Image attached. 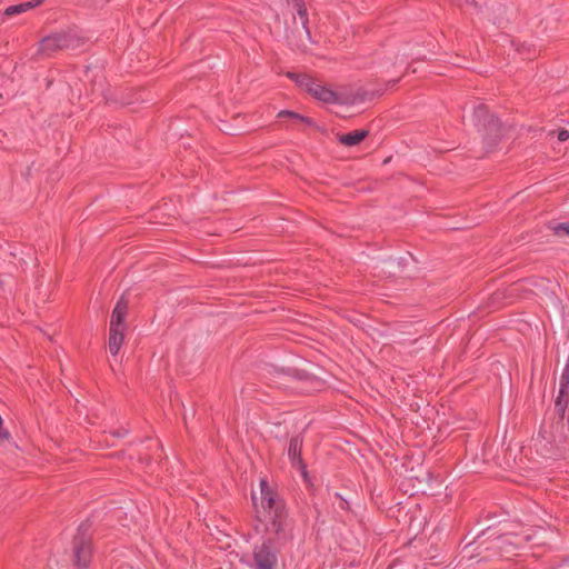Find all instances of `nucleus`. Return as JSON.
Listing matches in <instances>:
<instances>
[{
  "label": "nucleus",
  "mask_w": 569,
  "mask_h": 569,
  "mask_svg": "<svg viewBox=\"0 0 569 569\" xmlns=\"http://www.w3.org/2000/svg\"><path fill=\"white\" fill-rule=\"evenodd\" d=\"M277 117L278 118H289L296 122L305 123L309 127H317L316 122L311 118L302 116L295 111L281 110Z\"/></svg>",
  "instance_id": "17"
},
{
  "label": "nucleus",
  "mask_w": 569,
  "mask_h": 569,
  "mask_svg": "<svg viewBox=\"0 0 569 569\" xmlns=\"http://www.w3.org/2000/svg\"><path fill=\"white\" fill-rule=\"evenodd\" d=\"M387 263H393L395 260L393 259H389L388 261H386Z\"/></svg>",
  "instance_id": "24"
},
{
  "label": "nucleus",
  "mask_w": 569,
  "mask_h": 569,
  "mask_svg": "<svg viewBox=\"0 0 569 569\" xmlns=\"http://www.w3.org/2000/svg\"><path fill=\"white\" fill-rule=\"evenodd\" d=\"M466 3H467V4H471V6H473L475 8H478V3H477V1H476V0H466Z\"/></svg>",
  "instance_id": "22"
},
{
  "label": "nucleus",
  "mask_w": 569,
  "mask_h": 569,
  "mask_svg": "<svg viewBox=\"0 0 569 569\" xmlns=\"http://www.w3.org/2000/svg\"><path fill=\"white\" fill-rule=\"evenodd\" d=\"M472 121L478 131L482 133L486 148L492 150L505 133L500 120L489 112L486 104L480 103L473 108Z\"/></svg>",
  "instance_id": "3"
},
{
  "label": "nucleus",
  "mask_w": 569,
  "mask_h": 569,
  "mask_svg": "<svg viewBox=\"0 0 569 569\" xmlns=\"http://www.w3.org/2000/svg\"><path fill=\"white\" fill-rule=\"evenodd\" d=\"M297 16L293 18V24H295V32L297 33L299 40L303 42L306 39L307 41L311 40V33L309 30V19H308V12L302 2L297 3Z\"/></svg>",
  "instance_id": "8"
},
{
  "label": "nucleus",
  "mask_w": 569,
  "mask_h": 569,
  "mask_svg": "<svg viewBox=\"0 0 569 569\" xmlns=\"http://www.w3.org/2000/svg\"><path fill=\"white\" fill-rule=\"evenodd\" d=\"M369 136V130H355L348 133L336 134L338 141L346 147H353L362 142Z\"/></svg>",
  "instance_id": "13"
},
{
  "label": "nucleus",
  "mask_w": 569,
  "mask_h": 569,
  "mask_svg": "<svg viewBox=\"0 0 569 569\" xmlns=\"http://www.w3.org/2000/svg\"><path fill=\"white\" fill-rule=\"evenodd\" d=\"M555 234L569 237V222H560L552 227Z\"/></svg>",
  "instance_id": "19"
},
{
  "label": "nucleus",
  "mask_w": 569,
  "mask_h": 569,
  "mask_svg": "<svg viewBox=\"0 0 569 569\" xmlns=\"http://www.w3.org/2000/svg\"><path fill=\"white\" fill-rule=\"evenodd\" d=\"M287 77L295 81L297 86L305 89L307 92L309 91V88L312 86L315 79L306 73H298V72H288Z\"/></svg>",
  "instance_id": "16"
},
{
  "label": "nucleus",
  "mask_w": 569,
  "mask_h": 569,
  "mask_svg": "<svg viewBox=\"0 0 569 569\" xmlns=\"http://www.w3.org/2000/svg\"><path fill=\"white\" fill-rule=\"evenodd\" d=\"M82 39L72 30H63L43 37L39 41L38 54L52 57L59 51L73 50L82 46Z\"/></svg>",
  "instance_id": "5"
},
{
  "label": "nucleus",
  "mask_w": 569,
  "mask_h": 569,
  "mask_svg": "<svg viewBox=\"0 0 569 569\" xmlns=\"http://www.w3.org/2000/svg\"><path fill=\"white\" fill-rule=\"evenodd\" d=\"M569 139V131L566 129H561L558 131V140L563 142Z\"/></svg>",
  "instance_id": "21"
},
{
  "label": "nucleus",
  "mask_w": 569,
  "mask_h": 569,
  "mask_svg": "<svg viewBox=\"0 0 569 569\" xmlns=\"http://www.w3.org/2000/svg\"><path fill=\"white\" fill-rule=\"evenodd\" d=\"M92 552L91 525L82 522L71 541L70 560L77 569H86L91 562Z\"/></svg>",
  "instance_id": "4"
},
{
  "label": "nucleus",
  "mask_w": 569,
  "mask_h": 569,
  "mask_svg": "<svg viewBox=\"0 0 569 569\" xmlns=\"http://www.w3.org/2000/svg\"><path fill=\"white\" fill-rule=\"evenodd\" d=\"M126 433H127V431H123V432L117 431V432H114V433H113V436H116V437H122V436H123V435H126Z\"/></svg>",
  "instance_id": "23"
},
{
  "label": "nucleus",
  "mask_w": 569,
  "mask_h": 569,
  "mask_svg": "<svg viewBox=\"0 0 569 569\" xmlns=\"http://www.w3.org/2000/svg\"><path fill=\"white\" fill-rule=\"evenodd\" d=\"M124 331L123 329H109V351L116 357L124 340Z\"/></svg>",
  "instance_id": "14"
},
{
  "label": "nucleus",
  "mask_w": 569,
  "mask_h": 569,
  "mask_svg": "<svg viewBox=\"0 0 569 569\" xmlns=\"http://www.w3.org/2000/svg\"><path fill=\"white\" fill-rule=\"evenodd\" d=\"M335 497L339 499V508L340 509H343V510H348L349 509L348 501L339 492H336Z\"/></svg>",
  "instance_id": "20"
},
{
  "label": "nucleus",
  "mask_w": 569,
  "mask_h": 569,
  "mask_svg": "<svg viewBox=\"0 0 569 569\" xmlns=\"http://www.w3.org/2000/svg\"><path fill=\"white\" fill-rule=\"evenodd\" d=\"M317 100L325 103H337L339 101V94L330 88L318 83L316 80L308 91Z\"/></svg>",
  "instance_id": "12"
},
{
  "label": "nucleus",
  "mask_w": 569,
  "mask_h": 569,
  "mask_svg": "<svg viewBox=\"0 0 569 569\" xmlns=\"http://www.w3.org/2000/svg\"><path fill=\"white\" fill-rule=\"evenodd\" d=\"M260 503L252 495L256 515L259 521H268L270 530L280 539L287 538L288 511L284 500L273 490L266 479L260 481Z\"/></svg>",
  "instance_id": "1"
},
{
  "label": "nucleus",
  "mask_w": 569,
  "mask_h": 569,
  "mask_svg": "<svg viewBox=\"0 0 569 569\" xmlns=\"http://www.w3.org/2000/svg\"><path fill=\"white\" fill-rule=\"evenodd\" d=\"M302 438L300 436H293L289 441L288 457L293 468L299 469L303 476L307 475V466L302 459Z\"/></svg>",
  "instance_id": "9"
},
{
  "label": "nucleus",
  "mask_w": 569,
  "mask_h": 569,
  "mask_svg": "<svg viewBox=\"0 0 569 569\" xmlns=\"http://www.w3.org/2000/svg\"><path fill=\"white\" fill-rule=\"evenodd\" d=\"M555 419L550 423L569 425V393L559 391L555 402Z\"/></svg>",
  "instance_id": "10"
},
{
  "label": "nucleus",
  "mask_w": 569,
  "mask_h": 569,
  "mask_svg": "<svg viewBox=\"0 0 569 569\" xmlns=\"http://www.w3.org/2000/svg\"><path fill=\"white\" fill-rule=\"evenodd\" d=\"M532 447L538 456L547 460L566 459L569 455V425L543 422Z\"/></svg>",
  "instance_id": "2"
},
{
  "label": "nucleus",
  "mask_w": 569,
  "mask_h": 569,
  "mask_svg": "<svg viewBox=\"0 0 569 569\" xmlns=\"http://www.w3.org/2000/svg\"><path fill=\"white\" fill-rule=\"evenodd\" d=\"M559 391H561V393H569V361L567 362L563 372L560 377Z\"/></svg>",
  "instance_id": "18"
},
{
  "label": "nucleus",
  "mask_w": 569,
  "mask_h": 569,
  "mask_svg": "<svg viewBox=\"0 0 569 569\" xmlns=\"http://www.w3.org/2000/svg\"><path fill=\"white\" fill-rule=\"evenodd\" d=\"M263 378L268 386L277 389L293 388L292 382L310 381L313 379L311 375L303 370L277 368L274 366L266 368Z\"/></svg>",
  "instance_id": "6"
},
{
  "label": "nucleus",
  "mask_w": 569,
  "mask_h": 569,
  "mask_svg": "<svg viewBox=\"0 0 569 569\" xmlns=\"http://www.w3.org/2000/svg\"><path fill=\"white\" fill-rule=\"evenodd\" d=\"M279 550L272 538H266L260 545H254L252 550V569H276L278 566Z\"/></svg>",
  "instance_id": "7"
},
{
  "label": "nucleus",
  "mask_w": 569,
  "mask_h": 569,
  "mask_svg": "<svg viewBox=\"0 0 569 569\" xmlns=\"http://www.w3.org/2000/svg\"><path fill=\"white\" fill-rule=\"evenodd\" d=\"M129 309V302L124 298V296H121L119 300L117 301L111 319H110V328L111 329H123L126 330L127 326L124 323L126 316L128 313Z\"/></svg>",
  "instance_id": "11"
},
{
  "label": "nucleus",
  "mask_w": 569,
  "mask_h": 569,
  "mask_svg": "<svg viewBox=\"0 0 569 569\" xmlns=\"http://www.w3.org/2000/svg\"><path fill=\"white\" fill-rule=\"evenodd\" d=\"M42 1L43 0H32V1H27L23 3L10 6L4 10L3 14L7 17H11V16L23 13L30 9L38 7L39 4L42 3Z\"/></svg>",
  "instance_id": "15"
}]
</instances>
